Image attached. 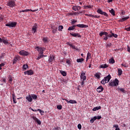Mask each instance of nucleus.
<instances>
[{"label": "nucleus", "instance_id": "31", "mask_svg": "<svg viewBox=\"0 0 130 130\" xmlns=\"http://www.w3.org/2000/svg\"><path fill=\"white\" fill-rule=\"evenodd\" d=\"M38 11V9H36V10H31V9H25V12H37Z\"/></svg>", "mask_w": 130, "mask_h": 130}, {"label": "nucleus", "instance_id": "57", "mask_svg": "<svg viewBox=\"0 0 130 130\" xmlns=\"http://www.w3.org/2000/svg\"><path fill=\"white\" fill-rule=\"evenodd\" d=\"M101 118H102V117H101V116H96V119H101Z\"/></svg>", "mask_w": 130, "mask_h": 130}, {"label": "nucleus", "instance_id": "20", "mask_svg": "<svg viewBox=\"0 0 130 130\" xmlns=\"http://www.w3.org/2000/svg\"><path fill=\"white\" fill-rule=\"evenodd\" d=\"M2 38V42H3L4 44H9V41L7 39V37H3Z\"/></svg>", "mask_w": 130, "mask_h": 130}, {"label": "nucleus", "instance_id": "53", "mask_svg": "<svg viewBox=\"0 0 130 130\" xmlns=\"http://www.w3.org/2000/svg\"><path fill=\"white\" fill-rule=\"evenodd\" d=\"M60 128V127L57 126L56 127H54L53 128V130H59Z\"/></svg>", "mask_w": 130, "mask_h": 130}, {"label": "nucleus", "instance_id": "61", "mask_svg": "<svg viewBox=\"0 0 130 130\" xmlns=\"http://www.w3.org/2000/svg\"><path fill=\"white\" fill-rule=\"evenodd\" d=\"M114 127H115L116 128H117L118 127V125L114 124Z\"/></svg>", "mask_w": 130, "mask_h": 130}, {"label": "nucleus", "instance_id": "60", "mask_svg": "<svg viewBox=\"0 0 130 130\" xmlns=\"http://www.w3.org/2000/svg\"><path fill=\"white\" fill-rule=\"evenodd\" d=\"M94 121L97 119V116H94L93 118H92Z\"/></svg>", "mask_w": 130, "mask_h": 130}, {"label": "nucleus", "instance_id": "46", "mask_svg": "<svg viewBox=\"0 0 130 130\" xmlns=\"http://www.w3.org/2000/svg\"><path fill=\"white\" fill-rule=\"evenodd\" d=\"M110 86H112V87H115L114 85V81H111L110 82Z\"/></svg>", "mask_w": 130, "mask_h": 130}, {"label": "nucleus", "instance_id": "51", "mask_svg": "<svg viewBox=\"0 0 130 130\" xmlns=\"http://www.w3.org/2000/svg\"><path fill=\"white\" fill-rule=\"evenodd\" d=\"M77 126L79 129H82V125H81V124H78Z\"/></svg>", "mask_w": 130, "mask_h": 130}, {"label": "nucleus", "instance_id": "54", "mask_svg": "<svg viewBox=\"0 0 130 130\" xmlns=\"http://www.w3.org/2000/svg\"><path fill=\"white\" fill-rule=\"evenodd\" d=\"M4 66H5V63H2L0 64V71L2 69V67H4Z\"/></svg>", "mask_w": 130, "mask_h": 130}, {"label": "nucleus", "instance_id": "63", "mask_svg": "<svg viewBox=\"0 0 130 130\" xmlns=\"http://www.w3.org/2000/svg\"><path fill=\"white\" fill-rule=\"evenodd\" d=\"M30 108L31 109V110L32 111H34V112H37V111H38L37 110H34V109H32V108Z\"/></svg>", "mask_w": 130, "mask_h": 130}, {"label": "nucleus", "instance_id": "42", "mask_svg": "<svg viewBox=\"0 0 130 130\" xmlns=\"http://www.w3.org/2000/svg\"><path fill=\"white\" fill-rule=\"evenodd\" d=\"M41 58H43L42 54H39L38 55V57L37 58V60H39Z\"/></svg>", "mask_w": 130, "mask_h": 130}, {"label": "nucleus", "instance_id": "30", "mask_svg": "<svg viewBox=\"0 0 130 130\" xmlns=\"http://www.w3.org/2000/svg\"><path fill=\"white\" fill-rule=\"evenodd\" d=\"M90 58H91V53L89 52H88L87 57H86V61H88V60H89Z\"/></svg>", "mask_w": 130, "mask_h": 130}, {"label": "nucleus", "instance_id": "33", "mask_svg": "<svg viewBox=\"0 0 130 130\" xmlns=\"http://www.w3.org/2000/svg\"><path fill=\"white\" fill-rule=\"evenodd\" d=\"M109 12L111 15L113 16H115V11H114V10L113 9H112L111 10H109Z\"/></svg>", "mask_w": 130, "mask_h": 130}, {"label": "nucleus", "instance_id": "10", "mask_svg": "<svg viewBox=\"0 0 130 130\" xmlns=\"http://www.w3.org/2000/svg\"><path fill=\"white\" fill-rule=\"evenodd\" d=\"M21 60V57L20 56H16L14 57L13 61V64H15V63H17V61H19V60Z\"/></svg>", "mask_w": 130, "mask_h": 130}, {"label": "nucleus", "instance_id": "21", "mask_svg": "<svg viewBox=\"0 0 130 130\" xmlns=\"http://www.w3.org/2000/svg\"><path fill=\"white\" fill-rule=\"evenodd\" d=\"M55 56H54L53 55H50V57H49V59H48V61H49V62H52V61H53V60H55Z\"/></svg>", "mask_w": 130, "mask_h": 130}, {"label": "nucleus", "instance_id": "12", "mask_svg": "<svg viewBox=\"0 0 130 130\" xmlns=\"http://www.w3.org/2000/svg\"><path fill=\"white\" fill-rule=\"evenodd\" d=\"M62 100H64L67 102V103H70V104H77V102L75 100H70V101L66 99H63Z\"/></svg>", "mask_w": 130, "mask_h": 130}, {"label": "nucleus", "instance_id": "23", "mask_svg": "<svg viewBox=\"0 0 130 130\" xmlns=\"http://www.w3.org/2000/svg\"><path fill=\"white\" fill-rule=\"evenodd\" d=\"M12 99L13 100L14 103L16 104V103H17V100H16V95H15L14 93L12 94Z\"/></svg>", "mask_w": 130, "mask_h": 130}, {"label": "nucleus", "instance_id": "22", "mask_svg": "<svg viewBox=\"0 0 130 130\" xmlns=\"http://www.w3.org/2000/svg\"><path fill=\"white\" fill-rule=\"evenodd\" d=\"M25 99H26L27 100V101L30 103H31V102H32V101H33V99H32V97L30 95L26 96Z\"/></svg>", "mask_w": 130, "mask_h": 130}, {"label": "nucleus", "instance_id": "36", "mask_svg": "<svg viewBox=\"0 0 130 130\" xmlns=\"http://www.w3.org/2000/svg\"><path fill=\"white\" fill-rule=\"evenodd\" d=\"M5 55H6V53H2L0 55V60L3 59V58H4Z\"/></svg>", "mask_w": 130, "mask_h": 130}, {"label": "nucleus", "instance_id": "32", "mask_svg": "<svg viewBox=\"0 0 130 130\" xmlns=\"http://www.w3.org/2000/svg\"><path fill=\"white\" fill-rule=\"evenodd\" d=\"M30 96H31L32 99H33L34 100H37V95L33 94H31Z\"/></svg>", "mask_w": 130, "mask_h": 130}, {"label": "nucleus", "instance_id": "49", "mask_svg": "<svg viewBox=\"0 0 130 130\" xmlns=\"http://www.w3.org/2000/svg\"><path fill=\"white\" fill-rule=\"evenodd\" d=\"M76 23H77V20H75V19H73L72 20V22H71V24L72 25H75V24H76Z\"/></svg>", "mask_w": 130, "mask_h": 130}, {"label": "nucleus", "instance_id": "56", "mask_svg": "<svg viewBox=\"0 0 130 130\" xmlns=\"http://www.w3.org/2000/svg\"><path fill=\"white\" fill-rule=\"evenodd\" d=\"M110 46H111V43H109L107 44V48H108V47H110Z\"/></svg>", "mask_w": 130, "mask_h": 130}, {"label": "nucleus", "instance_id": "38", "mask_svg": "<svg viewBox=\"0 0 130 130\" xmlns=\"http://www.w3.org/2000/svg\"><path fill=\"white\" fill-rule=\"evenodd\" d=\"M60 73L63 75V77H66L67 76V73H66L64 71H60Z\"/></svg>", "mask_w": 130, "mask_h": 130}, {"label": "nucleus", "instance_id": "15", "mask_svg": "<svg viewBox=\"0 0 130 130\" xmlns=\"http://www.w3.org/2000/svg\"><path fill=\"white\" fill-rule=\"evenodd\" d=\"M72 9H73V11H80L81 10V9H82V7H81V6H74L72 7Z\"/></svg>", "mask_w": 130, "mask_h": 130}, {"label": "nucleus", "instance_id": "25", "mask_svg": "<svg viewBox=\"0 0 130 130\" xmlns=\"http://www.w3.org/2000/svg\"><path fill=\"white\" fill-rule=\"evenodd\" d=\"M28 68H29L28 64H24L23 65L22 70H23V71H26V70H27V69H28Z\"/></svg>", "mask_w": 130, "mask_h": 130}, {"label": "nucleus", "instance_id": "47", "mask_svg": "<svg viewBox=\"0 0 130 130\" xmlns=\"http://www.w3.org/2000/svg\"><path fill=\"white\" fill-rule=\"evenodd\" d=\"M114 62H115V61H114V58H111L110 60V63H114Z\"/></svg>", "mask_w": 130, "mask_h": 130}, {"label": "nucleus", "instance_id": "45", "mask_svg": "<svg viewBox=\"0 0 130 130\" xmlns=\"http://www.w3.org/2000/svg\"><path fill=\"white\" fill-rule=\"evenodd\" d=\"M68 45H69V46H70V47H72V48H73V49H76V47H75V46H74V45H73V44L68 43Z\"/></svg>", "mask_w": 130, "mask_h": 130}, {"label": "nucleus", "instance_id": "1", "mask_svg": "<svg viewBox=\"0 0 130 130\" xmlns=\"http://www.w3.org/2000/svg\"><path fill=\"white\" fill-rule=\"evenodd\" d=\"M99 35L100 37H102L103 35H105L104 36V40H105L107 41V40H108V38H111V37H114L115 38H117L118 36L116 34H114V33H112L111 34H108V32L106 31H101L100 32Z\"/></svg>", "mask_w": 130, "mask_h": 130}, {"label": "nucleus", "instance_id": "34", "mask_svg": "<svg viewBox=\"0 0 130 130\" xmlns=\"http://www.w3.org/2000/svg\"><path fill=\"white\" fill-rule=\"evenodd\" d=\"M83 8H84V9L85 10H87V8H88V9H92V8H93V6H92L91 5H89V6H84Z\"/></svg>", "mask_w": 130, "mask_h": 130}, {"label": "nucleus", "instance_id": "59", "mask_svg": "<svg viewBox=\"0 0 130 130\" xmlns=\"http://www.w3.org/2000/svg\"><path fill=\"white\" fill-rule=\"evenodd\" d=\"M93 18H97L98 19L100 18V16H98V15H93Z\"/></svg>", "mask_w": 130, "mask_h": 130}, {"label": "nucleus", "instance_id": "6", "mask_svg": "<svg viewBox=\"0 0 130 130\" xmlns=\"http://www.w3.org/2000/svg\"><path fill=\"white\" fill-rule=\"evenodd\" d=\"M7 6H8V7H10V8H14V7L16 6L15 1H14V0L9 1L7 4Z\"/></svg>", "mask_w": 130, "mask_h": 130}, {"label": "nucleus", "instance_id": "13", "mask_svg": "<svg viewBox=\"0 0 130 130\" xmlns=\"http://www.w3.org/2000/svg\"><path fill=\"white\" fill-rule=\"evenodd\" d=\"M31 118H32V119H34V120H35V121L36 122H37V123H38V124L40 125L41 124V121H40V120L38 119V118H37V117L32 116L31 117Z\"/></svg>", "mask_w": 130, "mask_h": 130}, {"label": "nucleus", "instance_id": "27", "mask_svg": "<svg viewBox=\"0 0 130 130\" xmlns=\"http://www.w3.org/2000/svg\"><path fill=\"white\" fill-rule=\"evenodd\" d=\"M100 68L101 69H106L107 68H108V65L107 64H103L100 65Z\"/></svg>", "mask_w": 130, "mask_h": 130}, {"label": "nucleus", "instance_id": "18", "mask_svg": "<svg viewBox=\"0 0 130 130\" xmlns=\"http://www.w3.org/2000/svg\"><path fill=\"white\" fill-rule=\"evenodd\" d=\"M76 27H79V28H88L89 26L85 24H77Z\"/></svg>", "mask_w": 130, "mask_h": 130}, {"label": "nucleus", "instance_id": "4", "mask_svg": "<svg viewBox=\"0 0 130 130\" xmlns=\"http://www.w3.org/2000/svg\"><path fill=\"white\" fill-rule=\"evenodd\" d=\"M5 25L6 27H9V28H15L17 26V22H9Z\"/></svg>", "mask_w": 130, "mask_h": 130}, {"label": "nucleus", "instance_id": "55", "mask_svg": "<svg viewBox=\"0 0 130 130\" xmlns=\"http://www.w3.org/2000/svg\"><path fill=\"white\" fill-rule=\"evenodd\" d=\"M66 63H68V64H71V61H70L69 59H67Z\"/></svg>", "mask_w": 130, "mask_h": 130}, {"label": "nucleus", "instance_id": "17", "mask_svg": "<svg viewBox=\"0 0 130 130\" xmlns=\"http://www.w3.org/2000/svg\"><path fill=\"white\" fill-rule=\"evenodd\" d=\"M104 90V88L102 86H100L99 87L96 88V91L98 93H101V92L103 91Z\"/></svg>", "mask_w": 130, "mask_h": 130}, {"label": "nucleus", "instance_id": "16", "mask_svg": "<svg viewBox=\"0 0 130 130\" xmlns=\"http://www.w3.org/2000/svg\"><path fill=\"white\" fill-rule=\"evenodd\" d=\"M52 32L53 33V34H55L56 32L57 31V27L55 26H52L51 27Z\"/></svg>", "mask_w": 130, "mask_h": 130}, {"label": "nucleus", "instance_id": "37", "mask_svg": "<svg viewBox=\"0 0 130 130\" xmlns=\"http://www.w3.org/2000/svg\"><path fill=\"white\" fill-rule=\"evenodd\" d=\"M118 76H121L122 75V70L121 69H118Z\"/></svg>", "mask_w": 130, "mask_h": 130}, {"label": "nucleus", "instance_id": "9", "mask_svg": "<svg viewBox=\"0 0 130 130\" xmlns=\"http://www.w3.org/2000/svg\"><path fill=\"white\" fill-rule=\"evenodd\" d=\"M37 28H38V24L37 23H35L31 29V31L34 34L37 32Z\"/></svg>", "mask_w": 130, "mask_h": 130}, {"label": "nucleus", "instance_id": "62", "mask_svg": "<svg viewBox=\"0 0 130 130\" xmlns=\"http://www.w3.org/2000/svg\"><path fill=\"white\" fill-rule=\"evenodd\" d=\"M90 122H91V123H93V122H94V121L93 120L92 118H91L90 120Z\"/></svg>", "mask_w": 130, "mask_h": 130}, {"label": "nucleus", "instance_id": "40", "mask_svg": "<svg viewBox=\"0 0 130 130\" xmlns=\"http://www.w3.org/2000/svg\"><path fill=\"white\" fill-rule=\"evenodd\" d=\"M8 79H9V82L10 84H11L12 82H13V78L11 76H9V77H8Z\"/></svg>", "mask_w": 130, "mask_h": 130}, {"label": "nucleus", "instance_id": "11", "mask_svg": "<svg viewBox=\"0 0 130 130\" xmlns=\"http://www.w3.org/2000/svg\"><path fill=\"white\" fill-rule=\"evenodd\" d=\"M24 75H28V76H32V75H34V71L32 70H28L27 71H25L24 72Z\"/></svg>", "mask_w": 130, "mask_h": 130}, {"label": "nucleus", "instance_id": "64", "mask_svg": "<svg viewBox=\"0 0 130 130\" xmlns=\"http://www.w3.org/2000/svg\"><path fill=\"white\" fill-rule=\"evenodd\" d=\"M88 17H92L93 18V17H94V15L92 14H88Z\"/></svg>", "mask_w": 130, "mask_h": 130}, {"label": "nucleus", "instance_id": "44", "mask_svg": "<svg viewBox=\"0 0 130 130\" xmlns=\"http://www.w3.org/2000/svg\"><path fill=\"white\" fill-rule=\"evenodd\" d=\"M4 19H5V16L3 15H0V22H2Z\"/></svg>", "mask_w": 130, "mask_h": 130}, {"label": "nucleus", "instance_id": "24", "mask_svg": "<svg viewBox=\"0 0 130 130\" xmlns=\"http://www.w3.org/2000/svg\"><path fill=\"white\" fill-rule=\"evenodd\" d=\"M119 83V81L117 79H115V81H114V84L115 86H118V84Z\"/></svg>", "mask_w": 130, "mask_h": 130}, {"label": "nucleus", "instance_id": "41", "mask_svg": "<svg viewBox=\"0 0 130 130\" xmlns=\"http://www.w3.org/2000/svg\"><path fill=\"white\" fill-rule=\"evenodd\" d=\"M57 109L59 110H61L62 109V106L61 105H58L57 106Z\"/></svg>", "mask_w": 130, "mask_h": 130}, {"label": "nucleus", "instance_id": "3", "mask_svg": "<svg viewBox=\"0 0 130 130\" xmlns=\"http://www.w3.org/2000/svg\"><path fill=\"white\" fill-rule=\"evenodd\" d=\"M80 78L81 80H83L80 83L81 86H83L84 84H85V81H86V79H87V77H86V73L82 71L80 75Z\"/></svg>", "mask_w": 130, "mask_h": 130}, {"label": "nucleus", "instance_id": "29", "mask_svg": "<svg viewBox=\"0 0 130 130\" xmlns=\"http://www.w3.org/2000/svg\"><path fill=\"white\" fill-rule=\"evenodd\" d=\"M99 109H101V106L95 107L93 108L92 111H97V110H99Z\"/></svg>", "mask_w": 130, "mask_h": 130}, {"label": "nucleus", "instance_id": "26", "mask_svg": "<svg viewBox=\"0 0 130 130\" xmlns=\"http://www.w3.org/2000/svg\"><path fill=\"white\" fill-rule=\"evenodd\" d=\"M76 27V25H73L69 27L68 29V31H72V30H75V27Z\"/></svg>", "mask_w": 130, "mask_h": 130}, {"label": "nucleus", "instance_id": "52", "mask_svg": "<svg viewBox=\"0 0 130 130\" xmlns=\"http://www.w3.org/2000/svg\"><path fill=\"white\" fill-rule=\"evenodd\" d=\"M1 82H3L4 83H5L6 84V83H7V79L6 78L2 79Z\"/></svg>", "mask_w": 130, "mask_h": 130}, {"label": "nucleus", "instance_id": "19", "mask_svg": "<svg viewBox=\"0 0 130 130\" xmlns=\"http://www.w3.org/2000/svg\"><path fill=\"white\" fill-rule=\"evenodd\" d=\"M128 19H129V16H127L126 17L122 18L121 19L118 20V22H124V21H126V20H128Z\"/></svg>", "mask_w": 130, "mask_h": 130}, {"label": "nucleus", "instance_id": "28", "mask_svg": "<svg viewBox=\"0 0 130 130\" xmlns=\"http://www.w3.org/2000/svg\"><path fill=\"white\" fill-rule=\"evenodd\" d=\"M100 76H101V73H96L94 75V77H95V78H97V79H100Z\"/></svg>", "mask_w": 130, "mask_h": 130}, {"label": "nucleus", "instance_id": "50", "mask_svg": "<svg viewBox=\"0 0 130 130\" xmlns=\"http://www.w3.org/2000/svg\"><path fill=\"white\" fill-rule=\"evenodd\" d=\"M37 111H39L40 113H41V115H42V113H44V111L41 110L40 109H38Z\"/></svg>", "mask_w": 130, "mask_h": 130}, {"label": "nucleus", "instance_id": "43", "mask_svg": "<svg viewBox=\"0 0 130 130\" xmlns=\"http://www.w3.org/2000/svg\"><path fill=\"white\" fill-rule=\"evenodd\" d=\"M62 29H63V26L59 25L58 27V31H62Z\"/></svg>", "mask_w": 130, "mask_h": 130}, {"label": "nucleus", "instance_id": "39", "mask_svg": "<svg viewBox=\"0 0 130 130\" xmlns=\"http://www.w3.org/2000/svg\"><path fill=\"white\" fill-rule=\"evenodd\" d=\"M77 62H83L84 61V58H81L77 59Z\"/></svg>", "mask_w": 130, "mask_h": 130}, {"label": "nucleus", "instance_id": "58", "mask_svg": "<svg viewBox=\"0 0 130 130\" xmlns=\"http://www.w3.org/2000/svg\"><path fill=\"white\" fill-rule=\"evenodd\" d=\"M121 66H122V67H124V68H127V67H128L126 65V64H123V63L121 64Z\"/></svg>", "mask_w": 130, "mask_h": 130}, {"label": "nucleus", "instance_id": "14", "mask_svg": "<svg viewBox=\"0 0 130 130\" xmlns=\"http://www.w3.org/2000/svg\"><path fill=\"white\" fill-rule=\"evenodd\" d=\"M70 35H71V36H73V37H79V38H81V37H82L80 34L78 33L72 32L70 33Z\"/></svg>", "mask_w": 130, "mask_h": 130}, {"label": "nucleus", "instance_id": "35", "mask_svg": "<svg viewBox=\"0 0 130 130\" xmlns=\"http://www.w3.org/2000/svg\"><path fill=\"white\" fill-rule=\"evenodd\" d=\"M43 41L44 43H47V42H48V39L47 37L43 38Z\"/></svg>", "mask_w": 130, "mask_h": 130}, {"label": "nucleus", "instance_id": "48", "mask_svg": "<svg viewBox=\"0 0 130 130\" xmlns=\"http://www.w3.org/2000/svg\"><path fill=\"white\" fill-rule=\"evenodd\" d=\"M119 90L121 91V92H122V93H125V90H124V88H119Z\"/></svg>", "mask_w": 130, "mask_h": 130}, {"label": "nucleus", "instance_id": "2", "mask_svg": "<svg viewBox=\"0 0 130 130\" xmlns=\"http://www.w3.org/2000/svg\"><path fill=\"white\" fill-rule=\"evenodd\" d=\"M110 79H111V76L110 75H108L107 76L105 77L104 79L101 81V84L102 85H105V84H107L110 81Z\"/></svg>", "mask_w": 130, "mask_h": 130}, {"label": "nucleus", "instance_id": "7", "mask_svg": "<svg viewBox=\"0 0 130 130\" xmlns=\"http://www.w3.org/2000/svg\"><path fill=\"white\" fill-rule=\"evenodd\" d=\"M96 12L98 14H100V15H103V16H105V17H108V14H107V13L104 12L101 9H98Z\"/></svg>", "mask_w": 130, "mask_h": 130}, {"label": "nucleus", "instance_id": "8", "mask_svg": "<svg viewBox=\"0 0 130 130\" xmlns=\"http://www.w3.org/2000/svg\"><path fill=\"white\" fill-rule=\"evenodd\" d=\"M19 54L20 55H22L23 56H27V55H29V52L22 50L19 52Z\"/></svg>", "mask_w": 130, "mask_h": 130}, {"label": "nucleus", "instance_id": "5", "mask_svg": "<svg viewBox=\"0 0 130 130\" xmlns=\"http://www.w3.org/2000/svg\"><path fill=\"white\" fill-rule=\"evenodd\" d=\"M44 48L39 47L38 46L36 47L35 49L37 50L39 52V54H43L44 50H43Z\"/></svg>", "mask_w": 130, "mask_h": 130}]
</instances>
